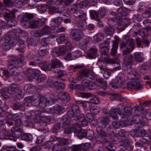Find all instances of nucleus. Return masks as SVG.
<instances>
[{"label":"nucleus","instance_id":"f257e3e1","mask_svg":"<svg viewBox=\"0 0 151 151\" xmlns=\"http://www.w3.org/2000/svg\"><path fill=\"white\" fill-rule=\"evenodd\" d=\"M131 109L129 107H126L124 108V111L123 113H122L121 112L119 111V109H115L112 107L110 111V115L114 119H116L118 118L117 113L120 116H122V121L123 122L125 123L126 125L130 124L131 122V119L133 121L134 119L135 116H132V114L131 113L130 111Z\"/></svg>","mask_w":151,"mask_h":151},{"label":"nucleus","instance_id":"f03ea898","mask_svg":"<svg viewBox=\"0 0 151 151\" xmlns=\"http://www.w3.org/2000/svg\"><path fill=\"white\" fill-rule=\"evenodd\" d=\"M78 79L82 80V85L78 84L76 87L80 90H87L88 89L94 90L97 87L96 81H90L85 72L80 73L78 76Z\"/></svg>","mask_w":151,"mask_h":151},{"label":"nucleus","instance_id":"7ed1b4c3","mask_svg":"<svg viewBox=\"0 0 151 151\" xmlns=\"http://www.w3.org/2000/svg\"><path fill=\"white\" fill-rule=\"evenodd\" d=\"M25 101L27 103L31 102L33 106H39L42 108H45L47 106H49L53 104L55 101L54 96L51 95L47 98L42 96L40 98L39 101L34 97L32 98L31 97H29L25 99Z\"/></svg>","mask_w":151,"mask_h":151},{"label":"nucleus","instance_id":"20e7f679","mask_svg":"<svg viewBox=\"0 0 151 151\" xmlns=\"http://www.w3.org/2000/svg\"><path fill=\"white\" fill-rule=\"evenodd\" d=\"M128 82L127 86L131 89L135 88L137 90L141 88V86L138 85L139 83V80L140 78V75L136 72L131 73L128 76Z\"/></svg>","mask_w":151,"mask_h":151},{"label":"nucleus","instance_id":"39448f33","mask_svg":"<svg viewBox=\"0 0 151 151\" xmlns=\"http://www.w3.org/2000/svg\"><path fill=\"white\" fill-rule=\"evenodd\" d=\"M45 23V21L42 19L33 20L29 22L25 20H22L21 22V24L26 28H30L31 29H35L42 26V24H44Z\"/></svg>","mask_w":151,"mask_h":151},{"label":"nucleus","instance_id":"423d86ee","mask_svg":"<svg viewBox=\"0 0 151 151\" xmlns=\"http://www.w3.org/2000/svg\"><path fill=\"white\" fill-rule=\"evenodd\" d=\"M100 60L101 62H103L104 63L115 64L114 66H115V68H114V71L118 70L120 68V65L118 63L119 60L117 59L116 60L110 59L108 56L104 55L101 57Z\"/></svg>","mask_w":151,"mask_h":151},{"label":"nucleus","instance_id":"0eeeda50","mask_svg":"<svg viewBox=\"0 0 151 151\" xmlns=\"http://www.w3.org/2000/svg\"><path fill=\"white\" fill-rule=\"evenodd\" d=\"M61 63L58 60L55 59L53 60L52 62V65L46 63H44L42 67L45 70H50L51 68L54 69L61 66Z\"/></svg>","mask_w":151,"mask_h":151},{"label":"nucleus","instance_id":"6e6552de","mask_svg":"<svg viewBox=\"0 0 151 151\" xmlns=\"http://www.w3.org/2000/svg\"><path fill=\"white\" fill-rule=\"evenodd\" d=\"M11 38L8 35H5L2 38V40L3 42L2 43L1 41L0 43H1L2 46L5 49H9L10 47L11 44L12 45H15V43L14 44L11 42Z\"/></svg>","mask_w":151,"mask_h":151},{"label":"nucleus","instance_id":"1a4fd4ad","mask_svg":"<svg viewBox=\"0 0 151 151\" xmlns=\"http://www.w3.org/2000/svg\"><path fill=\"white\" fill-rule=\"evenodd\" d=\"M115 85L113 86V87L118 86L122 87L125 83V80L124 75L122 73L118 75L114 81Z\"/></svg>","mask_w":151,"mask_h":151},{"label":"nucleus","instance_id":"9d476101","mask_svg":"<svg viewBox=\"0 0 151 151\" xmlns=\"http://www.w3.org/2000/svg\"><path fill=\"white\" fill-rule=\"evenodd\" d=\"M70 35L73 39L77 41L80 40L83 36L81 31L78 29L72 30L71 32Z\"/></svg>","mask_w":151,"mask_h":151},{"label":"nucleus","instance_id":"9b49d317","mask_svg":"<svg viewBox=\"0 0 151 151\" xmlns=\"http://www.w3.org/2000/svg\"><path fill=\"white\" fill-rule=\"evenodd\" d=\"M7 22L9 25L11 27L14 26L15 25V16L14 12L10 14L6 13Z\"/></svg>","mask_w":151,"mask_h":151},{"label":"nucleus","instance_id":"f8f14e48","mask_svg":"<svg viewBox=\"0 0 151 151\" xmlns=\"http://www.w3.org/2000/svg\"><path fill=\"white\" fill-rule=\"evenodd\" d=\"M132 59V55H129L126 56L124 59V63L123 67L124 69L128 70L131 68V61Z\"/></svg>","mask_w":151,"mask_h":151},{"label":"nucleus","instance_id":"ddd939ff","mask_svg":"<svg viewBox=\"0 0 151 151\" xmlns=\"http://www.w3.org/2000/svg\"><path fill=\"white\" fill-rule=\"evenodd\" d=\"M120 40L119 37H115V40L113 42L111 52V54L112 55H114L116 53L118 44Z\"/></svg>","mask_w":151,"mask_h":151},{"label":"nucleus","instance_id":"4468645a","mask_svg":"<svg viewBox=\"0 0 151 151\" xmlns=\"http://www.w3.org/2000/svg\"><path fill=\"white\" fill-rule=\"evenodd\" d=\"M50 27H49L45 26L41 30L37 31L36 35L37 37H40L44 35L48 34L50 33Z\"/></svg>","mask_w":151,"mask_h":151},{"label":"nucleus","instance_id":"2eb2a0df","mask_svg":"<svg viewBox=\"0 0 151 151\" xmlns=\"http://www.w3.org/2000/svg\"><path fill=\"white\" fill-rule=\"evenodd\" d=\"M50 27H49L45 26L41 30L37 31L36 35L37 37H40L44 35L48 34L50 33Z\"/></svg>","mask_w":151,"mask_h":151},{"label":"nucleus","instance_id":"dca6fc26","mask_svg":"<svg viewBox=\"0 0 151 151\" xmlns=\"http://www.w3.org/2000/svg\"><path fill=\"white\" fill-rule=\"evenodd\" d=\"M106 13L105 9L103 8H101L99 9L98 13L96 11H93L91 15V17L94 18L96 17H99V15L101 17H103L105 15Z\"/></svg>","mask_w":151,"mask_h":151},{"label":"nucleus","instance_id":"f3484780","mask_svg":"<svg viewBox=\"0 0 151 151\" xmlns=\"http://www.w3.org/2000/svg\"><path fill=\"white\" fill-rule=\"evenodd\" d=\"M9 73L12 76H15V78L18 80H22L23 76L20 73L17 71V70L13 69L11 67H9Z\"/></svg>","mask_w":151,"mask_h":151},{"label":"nucleus","instance_id":"a211bd4d","mask_svg":"<svg viewBox=\"0 0 151 151\" xmlns=\"http://www.w3.org/2000/svg\"><path fill=\"white\" fill-rule=\"evenodd\" d=\"M78 51H75L71 54H69L68 52L67 55L65 56V59L66 60H70L76 59L77 57Z\"/></svg>","mask_w":151,"mask_h":151},{"label":"nucleus","instance_id":"6ab92c4d","mask_svg":"<svg viewBox=\"0 0 151 151\" xmlns=\"http://www.w3.org/2000/svg\"><path fill=\"white\" fill-rule=\"evenodd\" d=\"M77 128H78V129H76V132L78 134V136L80 139L86 137V131L84 130H81L80 125H78Z\"/></svg>","mask_w":151,"mask_h":151},{"label":"nucleus","instance_id":"aec40b11","mask_svg":"<svg viewBox=\"0 0 151 151\" xmlns=\"http://www.w3.org/2000/svg\"><path fill=\"white\" fill-rule=\"evenodd\" d=\"M73 15L75 17L78 18H84L86 16V14L83 13L82 10L74 12Z\"/></svg>","mask_w":151,"mask_h":151},{"label":"nucleus","instance_id":"412c9836","mask_svg":"<svg viewBox=\"0 0 151 151\" xmlns=\"http://www.w3.org/2000/svg\"><path fill=\"white\" fill-rule=\"evenodd\" d=\"M130 44V47H127L126 50H124L123 52L122 55H126L129 54L134 49V42L133 41L131 42Z\"/></svg>","mask_w":151,"mask_h":151},{"label":"nucleus","instance_id":"4be33fe9","mask_svg":"<svg viewBox=\"0 0 151 151\" xmlns=\"http://www.w3.org/2000/svg\"><path fill=\"white\" fill-rule=\"evenodd\" d=\"M96 83L97 87H98L99 88H101L105 89L107 87V83L106 82L102 80L97 79L96 80Z\"/></svg>","mask_w":151,"mask_h":151},{"label":"nucleus","instance_id":"5701e85b","mask_svg":"<svg viewBox=\"0 0 151 151\" xmlns=\"http://www.w3.org/2000/svg\"><path fill=\"white\" fill-rule=\"evenodd\" d=\"M97 52V50L95 48H91L89 51L87 57L90 58L94 59L96 58V55Z\"/></svg>","mask_w":151,"mask_h":151},{"label":"nucleus","instance_id":"b1692460","mask_svg":"<svg viewBox=\"0 0 151 151\" xmlns=\"http://www.w3.org/2000/svg\"><path fill=\"white\" fill-rule=\"evenodd\" d=\"M78 119L79 121L81 122L82 126L86 127L87 125V122L85 119L84 116L83 114H81L78 116Z\"/></svg>","mask_w":151,"mask_h":151},{"label":"nucleus","instance_id":"393cba45","mask_svg":"<svg viewBox=\"0 0 151 151\" xmlns=\"http://www.w3.org/2000/svg\"><path fill=\"white\" fill-rule=\"evenodd\" d=\"M146 134L145 131L142 128L137 129L136 133V135L138 137H143Z\"/></svg>","mask_w":151,"mask_h":151},{"label":"nucleus","instance_id":"a878e982","mask_svg":"<svg viewBox=\"0 0 151 151\" xmlns=\"http://www.w3.org/2000/svg\"><path fill=\"white\" fill-rule=\"evenodd\" d=\"M11 90L9 91V93L10 94L14 93V92L17 93L19 91V88L18 86L15 84H13L11 86Z\"/></svg>","mask_w":151,"mask_h":151},{"label":"nucleus","instance_id":"bb28decb","mask_svg":"<svg viewBox=\"0 0 151 151\" xmlns=\"http://www.w3.org/2000/svg\"><path fill=\"white\" fill-rule=\"evenodd\" d=\"M135 60L137 62H140L143 60L142 53L140 52L135 53Z\"/></svg>","mask_w":151,"mask_h":151},{"label":"nucleus","instance_id":"cd10ccee","mask_svg":"<svg viewBox=\"0 0 151 151\" xmlns=\"http://www.w3.org/2000/svg\"><path fill=\"white\" fill-rule=\"evenodd\" d=\"M63 21L62 17H57L55 18L52 20L50 24L52 26H53V24L54 23H55L57 24H60Z\"/></svg>","mask_w":151,"mask_h":151},{"label":"nucleus","instance_id":"c85d7f7f","mask_svg":"<svg viewBox=\"0 0 151 151\" xmlns=\"http://www.w3.org/2000/svg\"><path fill=\"white\" fill-rule=\"evenodd\" d=\"M11 131L13 132V136L17 138L21 135L20 130L19 129H15V128H12L11 129Z\"/></svg>","mask_w":151,"mask_h":151},{"label":"nucleus","instance_id":"c756f323","mask_svg":"<svg viewBox=\"0 0 151 151\" xmlns=\"http://www.w3.org/2000/svg\"><path fill=\"white\" fill-rule=\"evenodd\" d=\"M59 49L60 55L63 56L64 58L65 59V56L67 55V54H68V51L65 46L61 47L59 48Z\"/></svg>","mask_w":151,"mask_h":151},{"label":"nucleus","instance_id":"7c9ffc66","mask_svg":"<svg viewBox=\"0 0 151 151\" xmlns=\"http://www.w3.org/2000/svg\"><path fill=\"white\" fill-rule=\"evenodd\" d=\"M59 96H61L60 97V99L61 100H68L70 99L69 94L67 93H60L59 94Z\"/></svg>","mask_w":151,"mask_h":151},{"label":"nucleus","instance_id":"2f4dec72","mask_svg":"<svg viewBox=\"0 0 151 151\" xmlns=\"http://www.w3.org/2000/svg\"><path fill=\"white\" fill-rule=\"evenodd\" d=\"M109 47L108 42L106 41H103L100 45V47L101 49L105 48L106 52H108Z\"/></svg>","mask_w":151,"mask_h":151},{"label":"nucleus","instance_id":"473e14b6","mask_svg":"<svg viewBox=\"0 0 151 151\" xmlns=\"http://www.w3.org/2000/svg\"><path fill=\"white\" fill-rule=\"evenodd\" d=\"M4 3L5 8L6 10H9V9L7 8L12 7L13 4L12 0H4Z\"/></svg>","mask_w":151,"mask_h":151},{"label":"nucleus","instance_id":"72a5a7b5","mask_svg":"<svg viewBox=\"0 0 151 151\" xmlns=\"http://www.w3.org/2000/svg\"><path fill=\"white\" fill-rule=\"evenodd\" d=\"M28 1V0H22L21 1L19 0H14V2L15 5L19 7L21 5H23L22 4H27Z\"/></svg>","mask_w":151,"mask_h":151},{"label":"nucleus","instance_id":"f704fd0d","mask_svg":"<svg viewBox=\"0 0 151 151\" xmlns=\"http://www.w3.org/2000/svg\"><path fill=\"white\" fill-rule=\"evenodd\" d=\"M0 76L1 77H5L6 79L9 78V77L8 72L3 69H0Z\"/></svg>","mask_w":151,"mask_h":151},{"label":"nucleus","instance_id":"c9c22d12","mask_svg":"<svg viewBox=\"0 0 151 151\" xmlns=\"http://www.w3.org/2000/svg\"><path fill=\"white\" fill-rule=\"evenodd\" d=\"M127 9L124 7H120L118 9L117 12L123 16H125L127 15Z\"/></svg>","mask_w":151,"mask_h":151},{"label":"nucleus","instance_id":"e433bc0d","mask_svg":"<svg viewBox=\"0 0 151 151\" xmlns=\"http://www.w3.org/2000/svg\"><path fill=\"white\" fill-rule=\"evenodd\" d=\"M151 16V8L146 9L142 14V17L144 18H148Z\"/></svg>","mask_w":151,"mask_h":151},{"label":"nucleus","instance_id":"4c0bfd02","mask_svg":"<svg viewBox=\"0 0 151 151\" xmlns=\"http://www.w3.org/2000/svg\"><path fill=\"white\" fill-rule=\"evenodd\" d=\"M55 112L57 114H62L64 111V108L60 106H55L54 107Z\"/></svg>","mask_w":151,"mask_h":151},{"label":"nucleus","instance_id":"58836bf2","mask_svg":"<svg viewBox=\"0 0 151 151\" xmlns=\"http://www.w3.org/2000/svg\"><path fill=\"white\" fill-rule=\"evenodd\" d=\"M22 138L25 141H30L33 138L32 136L30 134H25L22 136Z\"/></svg>","mask_w":151,"mask_h":151},{"label":"nucleus","instance_id":"ea45409f","mask_svg":"<svg viewBox=\"0 0 151 151\" xmlns=\"http://www.w3.org/2000/svg\"><path fill=\"white\" fill-rule=\"evenodd\" d=\"M96 130L98 133L100 134L102 137L106 136V134L103 130V127H102L100 126L97 127Z\"/></svg>","mask_w":151,"mask_h":151},{"label":"nucleus","instance_id":"a19ab883","mask_svg":"<svg viewBox=\"0 0 151 151\" xmlns=\"http://www.w3.org/2000/svg\"><path fill=\"white\" fill-rule=\"evenodd\" d=\"M52 52V55L54 57H57L60 55L59 49L58 47L54 48Z\"/></svg>","mask_w":151,"mask_h":151},{"label":"nucleus","instance_id":"79ce46f5","mask_svg":"<svg viewBox=\"0 0 151 151\" xmlns=\"http://www.w3.org/2000/svg\"><path fill=\"white\" fill-rule=\"evenodd\" d=\"M106 33L108 35L113 34L114 33V29L111 27H109L105 28Z\"/></svg>","mask_w":151,"mask_h":151},{"label":"nucleus","instance_id":"37998d69","mask_svg":"<svg viewBox=\"0 0 151 151\" xmlns=\"http://www.w3.org/2000/svg\"><path fill=\"white\" fill-rule=\"evenodd\" d=\"M49 9V11L51 13H60L61 11H58L54 6H47Z\"/></svg>","mask_w":151,"mask_h":151},{"label":"nucleus","instance_id":"c03bdc74","mask_svg":"<svg viewBox=\"0 0 151 151\" xmlns=\"http://www.w3.org/2000/svg\"><path fill=\"white\" fill-rule=\"evenodd\" d=\"M63 21L65 24L70 23L71 22V19L70 17L66 16H62Z\"/></svg>","mask_w":151,"mask_h":151},{"label":"nucleus","instance_id":"a18cd8bd","mask_svg":"<svg viewBox=\"0 0 151 151\" xmlns=\"http://www.w3.org/2000/svg\"><path fill=\"white\" fill-rule=\"evenodd\" d=\"M28 71L29 75L31 76V77L34 78H36L38 76V74L33 69L28 70Z\"/></svg>","mask_w":151,"mask_h":151},{"label":"nucleus","instance_id":"49530a36","mask_svg":"<svg viewBox=\"0 0 151 151\" xmlns=\"http://www.w3.org/2000/svg\"><path fill=\"white\" fill-rule=\"evenodd\" d=\"M8 65H9L8 68H9V67H11L12 68V69H15V70H17V68L15 67L14 66H13L14 65H15L16 63H17V62L15 60H12L11 61H9L8 62Z\"/></svg>","mask_w":151,"mask_h":151},{"label":"nucleus","instance_id":"de8ad7c7","mask_svg":"<svg viewBox=\"0 0 151 151\" xmlns=\"http://www.w3.org/2000/svg\"><path fill=\"white\" fill-rule=\"evenodd\" d=\"M66 39V37L65 34H62L60 35L58 39H56L58 43H60L61 42L64 41Z\"/></svg>","mask_w":151,"mask_h":151},{"label":"nucleus","instance_id":"09e8293b","mask_svg":"<svg viewBox=\"0 0 151 151\" xmlns=\"http://www.w3.org/2000/svg\"><path fill=\"white\" fill-rule=\"evenodd\" d=\"M80 145L82 151L87 149L90 146V144L88 143L81 144Z\"/></svg>","mask_w":151,"mask_h":151},{"label":"nucleus","instance_id":"8fccbe9b","mask_svg":"<svg viewBox=\"0 0 151 151\" xmlns=\"http://www.w3.org/2000/svg\"><path fill=\"white\" fill-rule=\"evenodd\" d=\"M47 50L45 47H43L40 48L39 51L40 55L41 56H44L46 54Z\"/></svg>","mask_w":151,"mask_h":151},{"label":"nucleus","instance_id":"3c124183","mask_svg":"<svg viewBox=\"0 0 151 151\" xmlns=\"http://www.w3.org/2000/svg\"><path fill=\"white\" fill-rule=\"evenodd\" d=\"M93 134V132L92 130H88L86 132V136L87 138L89 139H91Z\"/></svg>","mask_w":151,"mask_h":151},{"label":"nucleus","instance_id":"603ef678","mask_svg":"<svg viewBox=\"0 0 151 151\" xmlns=\"http://www.w3.org/2000/svg\"><path fill=\"white\" fill-rule=\"evenodd\" d=\"M81 146L80 144L73 145L72 151H82Z\"/></svg>","mask_w":151,"mask_h":151},{"label":"nucleus","instance_id":"864d4df0","mask_svg":"<svg viewBox=\"0 0 151 151\" xmlns=\"http://www.w3.org/2000/svg\"><path fill=\"white\" fill-rule=\"evenodd\" d=\"M104 36L102 33H99L97 34L96 37V40L98 42L101 41L104 39Z\"/></svg>","mask_w":151,"mask_h":151},{"label":"nucleus","instance_id":"5fc2aeb1","mask_svg":"<svg viewBox=\"0 0 151 151\" xmlns=\"http://www.w3.org/2000/svg\"><path fill=\"white\" fill-rule=\"evenodd\" d=\"M74 112H75V114L79 113L80 112V110L78 106L76 105H74L72 107V109Z\"/></svg>","mask_w":151,"mask_h":151},{"label":"nucleus","instance_id":"6e6d98bb","mask_svg":"<svg viewBox=\"0 0 151 151\" xmlns=\"http://www.w3.org/2000/svg\"><path fill=\"white\" fill-rule=\"evenodd\" d=\"M73 131V127L70 126V127L68 128L65 129L64 133L65 134H70Z\"/></svg>","mask_w":151,"mask_h":151},{"label":"nucleus","instance_id":"4d7b16f0","mask_svg":"<svg viewBox=\"0 0 151 151\" xmlns=\"http://www.w3.org/2000/svg\"><path fill=\"white\" fill-rule=\"evenodd\" d=\"M46 78V77L45 75L41 74L37 77V81L40 82L45 80Z\"/></svg>","mask_w":151,"mask_h":151},{"label":"nucleus","instance_id":"13d9d810","mask_svg":"<svg viewBox=\"0 0 151 151\" xmlns=\"http://www.w3.org/2000/svg\"><path fill=\"white\" fill-rule=\"evenodd\" d=\"M101 124L103 126V127H105L108 124V119L107 118H103L101 120Z\"/></svg>","mask_w":151,"mask_h":151},{"label":"nucleus","instance_id":"bf43d9fd","mask_svg":"<svg viewBox=\"0 0 151 151\" xmlns=\"http://www.w3.org/2000/svg\"><path fill=\"white\" fill-rule=\"evenodd\" d=\"M47 7L45 5H41L38 7V9L40 13H44L46 11Z\"/></svg>","mask_w":151,"mask_h":151},{"label":"nucleus","instance_id":"052dcab7","mask_svg":"<svg viewBox=\"0 0 151 151\" xmlns=\"http://www.w3.org/2000/svg\"><path fill=\"white\" fill-rule=\"evenodd\" d=\"M88 2L87 0H85L80 3V6L81 8H85L88 5Z\"/></svg>","mask_w":151,"mask_h":151},{"label":"nucleus","instance_id":"680f3d73","mask_svg":"<svg viewBox=\"0 0 151 151\" xmlns=\"http://www.w3.org/2000/svg\"><path fill=\"white\" fill-rule=\"evenodd\" d=\"M58 3V1L57 0H52L47 2L46 4L47 6H54Z\"/></svg>","mask_w":151,"mask_h":151},{"label":"nucleus","instance_id":"e2e57ef3","mask_svg":"<svg viewBox=\"0 0 151 151\" xmlns=\"http://www.w3.org/2000/svg\"><path fill=\"white\" fill-rule=\"evenodd\" d=\"M83 105L85 109L87 110L88 108H89L91 105V104L89 101H84L83 103Z\"/></svg>","mask_w":151,"mask_h":151},{"label":"nucleus","instance_id":"0e129e2a","mask_svg":"<svg viewBox=\"0 0 151 151\" xmlns=\"http://www.w3.org/2000/svg\"><path fill=\"white\" fill-rule=\"evenodd\" d=\"M80 96L83 98H88L91 96V94L89 93H85L81 92L80 93Z\"/></svg>","mask_w":151,"mask_h":151},{"label":"nucleus","instance_id":"69168bd1","mask_svg":"<svg viewBox=\"0 0 151 151\" xmlns=\"http://www.w3.org/2000/svg\"><path fill=\"white\" fill-rule=\"evenodd\" d=\"M111 74V72L110 71L108 70H106L104 72V76L105 78L107 79L109 78Z\"/></svg>","mask_w":151,"mask_h":151},{"label":"nucleus","instance_id":"338daca9","mask_svg":"<svg viewBox=\"0 0 151 151\" xmlns=\"http://www.w3.org/2000/svg\"><path fill=\"white\" fill-rule=\"evenodd\" d=\"M70 121L69 120H66L63 124V127L65 129L68 128L70 127Z\"/></svg>","mask_w":151,"mask_h":151},{"label":"nucleus","instance_id":"774afa93","mask_svg":"<svg viewBox=\"0 0 151 151\" xmlns=\"http://www.w3.org/2000/svg\"><path fill=\"white\" fill-rule=\"evenodd\" d=\"M86 117L88 121L92 122L93 120V117L90 113H88L86 115Z\"/></svg>","mask_w":151,"mask_h":151}]
</instances>
